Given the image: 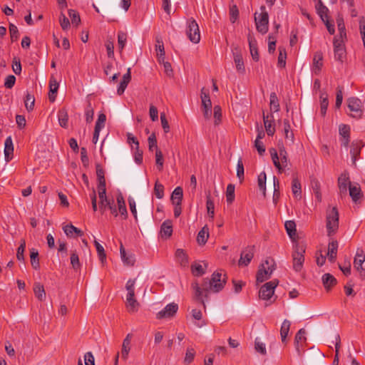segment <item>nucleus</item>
Returning <instances> with one entry per match:
<instances>
[{
    "label": "nucleus",
    "instance_id": "1",
    "mask_svg": "<svg viewBox=\"0 0 365 365\" xmlns=\"http://www.w3.org/2000/svg\"><path fill=\"white\" fill-rule=\"evenodd\" d=\"M225 283V277H222L221 273L215 272L212 274L210 279H204L202 287L197 282H192L191 287L195 292V298L201 302L205 309L204 298H207L210 292H219L222 289Z\"/></svg>",
    "mask_w": 365,
    "mask_h": 365
},
{
    "label": "nucleus",
    "instance_id": "2",
    "mask_svg": "<svg viewBox=\"0 0 365 365\" xmlns=\"http://www.w3.org/2000/svg\"><path fill=\"white\" fill-rule=\"evenodd\" d=\"M269 153L273 164L278 172L279 173L284 172L288 165V155L284 147L282 145L279 148V154L275 148H272L269 149Z\"/></svg>",
    "mask_w": 365,
    "mask_h": 365
},
{
    "label": "nucleus",
    "instance_id": "3",
    "mask_svg": "<svg viewBox=\"0 0 365 365\" xmlns=\"http://www.w3.org/2000/svg\"><path fill=\"white\" fill-rule=\"evenodd\" d=\"M275 269V263L273 259H267L259 267L257 274V281L258 282H263L268 279L273 271Z\"/></svg>",
    "mask_w": 365,
    "mask_h": 365
},
{
    "label": "nucleus",
    "instance_id": "4",
    "mask_svg": "<svg viewBox=\"0 0 365 365\" xmlns=\"http://www.w3.org/2000/svg\"><path fill=\"white\" fill-rule=\"evenodd\" d=\"M326 227L329 236L334 234L339 228V212L334 207L327 212Z\"/></svg>",
    "mask_w": 365,
    "mask_h": 365
},
{
    "label": "nucleus",
    "instance_id": "5",
    "mask_svg": "<svg viewBox=\"0 0 365 365\" xmlns=\"http://www.w3.org/2000/svg\"><path fill=\"white\" fill-rule=\"evenodd\" d=\"M305 246L302 243H297L292 254L293 268L296 272H299L303 267L304 262Z\"/></svg>",
    "mask_w": 365,
    "mask_h": 365
},
{
    "label": "nucleus",
    "instance_id": "6",
    "mask_svg": "<svg viewBox=\"0 0 365 365\" xmlns=\"http://www.w3.org/2000/svg\"><path fill=\"white\" fill-rule=\"evenodd\" d=\"M261 13L257 14L255 13V21L256 24L257 30L264 34L268 31L269 26V15L266 11L265 6H262L260 7Z\"/></svg>",
    "mask_w": 365,
    "mask_h": 365
},
{
    "label": "nucleus",
    "instance_id": "7",
    "mask_svg": "<svg viewBox=\"0 0 365 365\" xmlns=\"http://www.w3.org/2000/svg\"><path fill=\"white\" fill-rule=\"evenodd\" d=\"M346 102L349 115L352 118H360L363 115V105L361 100L356 97H350Z\"/></svg>",
    "mask_w": 365,
    "mask_h": 365
},
{
    "label": "nucleus",
    "instance_id": "8",
    "mask_svg": "<svg viewBox=\"0 0 365 365\" xmlns=\"http://www.w3.org/2000/svg\"><path fill=\"white\" fill-rule=\"evenodd\" d=\"M187 35L190 40L194 43H197L200 40V34L198 24L196 21L193 19H190L187 22Z\"/></svg>",
    "mask_w": 365,
    "mask_h": 365
},
{
    "label": "nucleus",
    "instance_id": "9",
    "mask_svg": "<svg viewBox=\"0 0 365 365\" xmlns=\"http://www.w3.org/2000/svg\"><path fill=\"white\" fill-rule=\"evenodd\" d=\"M279 281L274 279L264 284L259 289V296L264 300L269 299L274 293V289L277 286Z\"/></svg>",
    "mask_w": 365,
    "mask_h": 365
},
{
    "label": "nucleus",
    "instance_id": "10",
    "mask_svg": "<svg viewBox=\"0 0 365 365\" xmlns=\"http://www.w3.org/2000/svg\"><path fill=\"white\" fill-rule=\"evenodd\" d=\"M334 58L341 63L346 58V49L342 39L337 37L334 38Z\"/></svg>",
    "mask_w": 365,
    "mask_h": 365
},
{
    "label": "nucleus",
    "instance_id": "11",
    "mask_svg": "<svg viewBox=\"0 0 365 365\" xmlns=\"http://www.w3.org/2000/svg\"><path fill=\"white\" fill-rule=\"evenodd\" d=\"M255 250V246H248L242 251L238 261L239 266H247L250 264L254 257Z\"/></svg>",
    "mask_w": 365,
    "mask_h": 365
},
{
    "label": "nucleus",
    "instance_id": "12",
    "mask_svg": "<svg viewBox=\"0 0 365 365\" xmlns=\"http://www.w3.org/2000/svg\"><path fill=\"white\" fill-rule=\"evenodd\" d=\"M178 306L175 303H170L165 307L157 313L156 318L162 319L165 318H170L173 317L178 312Z\"/></svg>",
    "mask_w": 365,
    "mask_h": 365
},
{
    "label": "nucleus",
    "instance_id": "13",
    "mask_svg": "<svg viewBox=\"0 0 365 365\" xmlns=\"http://www.w3.org/2000/svg\"><path fill=\"white\" fill-rule=\"evenodd\" d=\"M351 185L349 180V174L347 171L342 173L338 178V187L341 195H346L347 187Z\"/></svg>",
    "mask_w": 365,
    "mask_h": 365
},
{
    "label": "nucleus",
    "instance_id": "14",
    "mask_svg": "<svg viewBox=\"0 0 365 365\" xmlns=\"http://www.w3.org/2000/svg\"><path fill=\"white\" fill-rule=\"evenodd\" d=\"M341 136V145L347 148L350 141V127L346 124H341L339 128Z\"/></svg>",
    "mask_w": 365,
    "mask_h": 365
},
{
    "label": "nucleus",
    "instance_id": "15",
    "mask_svg": "<svg viewBox=\"0 0 365 365\" xmlns=\"http://www.w3.org/2000/svg\"><path fill=\"white\" fill-rule=\"evenodd\" d=\"M364 147V144L361 141H354L351 145L350 154L351 156V160L354 165H356V160L359 159L361 148Z\"/></svg>",
    "mask_w": 365,
    "mask_h": 365
},
{
    "label": "nucleus",
    "instance_id": "16",
    "mask_svg": "<svg viewBox=\"0 0 365 365\" xmlns=\"http://www.w3.org/2000/svg\"><path fill=\"white\" fill-rule=\"evenodd\" d=\"M264 125L266 130V132L268 135L272 136L275 133L274 123V117L271 114L270 115H263Z\"/></svg>",
    "mask_w": 365,
    "mask_h": 365
},
{
    "label": "nucleus",
    "instance_id": "17",
    "mask_svg": "<svg viewBox=\"0 0 365 365\" xmlns=\"http://www.w3.org/2000/svg\"><path fill=\"white\" fill-rule=\"evenodd\" d=\"M160 234L161 237L168 239L173 234V222L167 220L163 222L160 227Z\"/></svg>",
    "mask_w": 365,
    "mask_h": 365
},
{
    "label": "nucleus",
    "instance_id": "18",
    "mask_svg": "<svg viewBox=\"0 0 365 365\" xmlns=\"http://www.w3.org/2000/svg\"><path fill=\"white\" fill-rule=\"evenodd\" d=\"M120 252L121 259L125 265L130 266V267L134 265L135 262V255L133 254H127L125 252V250L123 245H120Z\"/></svg>",
    "mask_w": 365,
    "mask_h": 365
},
{
    "label": "nucleus",
    "instance_id": "19",
    "mask_svg": "<svg viewBox=\"0 0 365 365\" xmlns=\"http://www.w3.org/2000/svg\"><path fill=\"white\" fill-rule=\"evenodd\" d=\"M131 80V72H130V68H128L127 73H125L123 76V79L120 82L119 86L117 89V93L120 96L122 95L125 88H127L129 82Z\"/></svg>",
    "mask_w": 365,
    "mask_h": 365
},
{
    "label": "nucleus",
    "instance_id": "20",
    "mask_svg": "<svg viewBox=\"0 0 365 365\" xmlns=\"http://www.w3.org/2000/svg\"><path fill=\"white\" fill-rule=\"evenodd\" d=\"M323 66V55L320 51H317L314 54L312 71L314 73H318Z\"/></svg>",
    "mask_w": 365,
    "mask_h": 365
},
{
    "label": "nucleus",
    "instance_id": "21",
    "mask_svg": "<svg viewBox=\"0 0 365 365\" xmlns=\"http://www.w3.org/2000/svg\"><path fill=\"white\" fill-rule=\"evenodd\" d=\"M14 152V145L11 136H9L5 140L4 143V156L6 162L11 160Z\"/></svg>",
    "mask_w": 365,
    "mask_h": 365
},
{
    "label": "nucleus",
    "instance_id": "22",
    "mask_svg": "<svg viewBox=\"0 0 365 365\" xmlns=\"http://www.w3.org/2000/svg\"><path fill=\"white\" fill-rule=\"evenodd\" d=\"M338 242L336 240L330 242L328 245L327 257L330 262L335 261L337 255Z\"/></svg>",
    "mask_w": 365,
    "mask_h": 365
},
{
    "label": "nucleus",
    "instance_id": "23",
    "mask_svg": "<svg viewBox=\"0 0 365 365\" xmlns=\"http://www.w3.org/2000/svg\"><path fill=\"white\" fill-rule=\"evenodd\" d=\"M233 59L235 63L236 69L240 73H245V68L242 56L237 51H233Z\"/></svg>",
    "mask_w": 365,
    "mask_h": 365
},
{
    "label": "nucleus",
    "instance_id": "24",
    "mask_svg": "<svg viewBox=\"0 0 365 365\" xmlns=\"http://www.w3.org/2000/svg\"><path fill=\"white\" fill-rule=\"evenodd\" d=\"M116 201L118 205V209L120 214L124 219H126L128 217V212L125 206V200L121 193L118 194L116 196Z\"/></svg>",
    "mask_w": 365,
    "mask_h": 365
},
{
    "label": "nucleus",
    "instance_id": "25",
    "mask_svg": "<svg viewBox=\"0 0 365 365\" xmlns=\"http://www.w3.org/2000/svg\"><path fill=\"white\" fill-rule=\"evenodd\" d=\"M349 195L354 202H357L358 200L362 197L361 187L359 184L353 185L349 186Z\"/></svg>",
    "mask_w": 365,
    "mask_h": 365
},
{
    "label": "nucleus",
    "instance_id": "26",
    "mask_svg": "<svg viewBox=\"0 0 365 365\" xmlns=\"http://www.w3.org/2000/svg\"><path fill=\"white\" fill-rule=\"evenodd\" d=\"M175 258L180 266L186 267L188 265V257L182 249H178L175 252Z\"/></svg>",
    "mask_w": 365,
    "mask_h": 365
},
{
    "label": "nucleus",
    "instance_id": "27",
    "mask_svg": "<svg viewBox=\"0 0 365 365\" xmlns=\"http://www.w3.org/2000/svg\"><path fill=\"white\" fill-rule=\"evenodd\" d=\"M126 307L128 309V311L130 313H135L138 312L140 304L138 302L136 299L134 297H126Z\"/></svg>",
    "mask_w": 365,
    "mask_h": 365
},
{
    "label": "nucleus",
    "instance_id": "28",
    "mask_svg": "<svg viewBox=\"0 0 365 365\" xmlns=\"http://www.w3.org/2000/svg\"><path fill=\"white\" fill-rule=\"evenodd\" d=\"M49 88L48 98L51 102H53L56 100V94L58 89V83L54 78L50 79Z\"/></svg>",
    "mask_w": 365,
    "mask_h": 365
},
{
    "label": "nucleus",
    "instance_id": "29",
    "mask_svg": "<svg viewBox=\"0 0 365 365\" xmlns=\"http://www.w3.org/2000/svg\"><path fill=\"white\" fill-rule=\"evenodd\" d=\"M290 124L288 120H284V134L287 141L290 144H293L294 141V136L293 132L290 130Z\"/></svg>",
    "mask_w": 365,
    "mask_h": 365
},
{
    "label": "nucleus",
    "instance_id": "30",
    "mask_svg": "<svg viewBox=\"0 0 365 365\" xmlns=\"http://www.w3.org/2000/svg\"><path fill=\"white\" fill-rule=\"evenodd\" d=\"M99 197V210L101 211V214H103L107 209V207L109 206L113 200H109L107 197L106 193L105 194H100L98 195Z\"/></svg>",
    "mask_w": 365,
    "mask_h": 365
},
{
    "label": "nucleus",
    "instance_id": "31",
    "mask_svg": "<svg viewBox=\"0 0 365 365\" xmlns=\"http://www.w3.org/2000/svg\"><path fill=\"white\" fill-rule=\"evenodd\" d=\"M209 237V229L207 225L204 226L198 232L197 242L200 245H204Z\"/></svg>",
    "mask_w": 365,
    "mask_h": 365
},
{
    "label": "nucleus",
    "instance_id": "32",
    "mask_svg": "<svg viewBox=\"0 0 365 365\" xmlns=\"http://www.w3.org/2000/svg\"><path fill=\"white\" fill-rule=\"evenodd\" d=\"M183 197V191L181 187H177L171 195V200L173 204H182Z\"/></svg>",
    "mask_w": 365,
    "mask_h": 365
},
{
    "label": "nucleus",
    "instance_id": "33",
    "mask_svg": "<svg viewBox=\"0 0 365 365\" xmlns=\"http://www.w3.org/2000/svg\"><path fill=\"white\" fill-rule=\"evenodd\" d=\"M155 51L158 61L160 63L165 60V50L163 42L160 39H156Z\"/></svg>",
    "mask_w": 365,
    "mask_h": 365
},
{
    "label": "nucleus",
    "instance_id": "34",
    "mask_svg": "<svg viewBox=\"0 0 365 365\" xmlns=\"http://www.w3.org/2000/svg\"><path fill=\"white\" fill-rule=\"evenodd\" d=\"M58 118L59 125L62 128H67L68 123V115L66 109H61L58 112Z\"/></svg>",
    "mask_w": 365,
    "mask_h": 365
},
{
    "label": "nucleus",
    "instance_id": "35",
    "mask_svg": "<svg viewBox=\"0 0 365 365\" xmlns=\"http://www.w3.org/2000/svg\"><path fill=\"white\" fill-rule=\"evenodd\" d=\"M34 292L35 296L41 301H43L46 299V292L44 290V287L42 284L37 282L34 284Z\"/></svg>",
    "mask_w": 365,
    "mask_h": 365
},
{
    "label": "nucleus",
    "instance_id": "36",
    "mask_svg": "<svg viewBox=\"0 0 365 365\" xmlns=\"http://www.w3.org/2000/svg\"><path fill=\"white\" fill-rule=\"evenodd\" d=\"M291 323L289 320L284 319L280 329V336L282 342L286 341L287 336L288 335L289 329H290Z\"/></svg>",
    "mask_w": 365,
    "mask_h": 365
},
{
    "label": "nucleus",
    "instance_id": "37",
    "mask_svg": "<svg viewBox=\"0 0 365 365\" xmlns=\"http://www.w3.org/2000/svg\"><path fill=\"white\" fill-rule=\"evenodd\" d=\"M328 106V96L327 93H322L320 95V113L322 116H324L326 115Z\"/></svg>",
    "mask_w": 365,
    "mask_h": 365
},
{
    "label": "nucleus",
    "instance_id": "38",
    "mask_svg": "<svg viewBox=\"0 0 365 365\" xmlns=\"http://www.w3.org/2000/svg\"><path fill=\"white\" fill-rule=\"evenodd\" d=\"M284 227L288 235L293 239L297 235L296 224L292 220L286 221Z\"/></svg>",
    "mask_w": 365,
    "mask_h": 365
},
{
    "label": "nucleus",
    "instance_id": "39",
    "mask_svg": "<svg viewBox=\"0 0 365 365\" xmlns=\"http://www.w3.org/2000/svg\"><path fill=\"white\" fill-rule=\"evenodd\" d=\"M249 46L251 56L254 61H257L259 60V53L257 48V43L252 37H248Z\"/></svg>",
    "mask_w": 365,
    "mask_h": 365
},
{
    "label": "nucleus",
    "instance_id": "40",
    "mask_svg": "<svg viewBox=\"0 0 365 365\" xmlns=\"http://www.w3.org/2000/svg\"><path fill=\"white\" fill-rule=\"evenodd\" d=\"M322 282L324 287L327 289L336 284V279L330 274H324L322 276Z\"/></svg>",
    "mask_w": 365,
    "mask_h": 365
},
{
    "label": "nucleus",
    "instance_id": "41",
    "mask_svg": "<svg viewBox=\"0 0 365 365\" xmlns=\"http://www.w3.org/2000/svg\"><path fill=\"white\" fill-rule=\"evenodd\" d=\"M365 261V255L362 250L357 251L356 255L354 260V266L357 270L362 269V264Z\"/></svg>",
    "mask_w": 365,
    "mask_h": 365
},
{
    "label": "nucleus",
    "instance_id": "42",
    "mask_svg": "<svg viewBox=\"0 0 365 365\" xmlns=\"http://www.w3.org/2000/svg\"><path fill=\"white\" fill-rule=\"evenodd\" d=\"M266 180L267 175L264 172H262L257 178V185L259 190L262 191L264 197L266 195Z\"/></svg>",
    "mask_w": 365,
    "mask_h": 365
},
{
    "label": "nucleus",
    "instance_id": "43",
    "mask_svg": "<svg viewBox=\"0 0 365 365\" xmlns=\"http://www.w3.org/2000/svg\"><path fill=\"white\" fill-rule=\"evenodd\" d=\"M30 258L32 267L36 270L39 269L40 264L38 259V252L36 250L32 249L31 250Z\"/></svg>",
    "mask_w": 365,
    "mask_h": 365
},
{
    "label": "nucleus",
    "instance_id": "44",
    "mask_svg": "<svg viewBox=\"0 0 365 365\" xmlns=\"http://www.w3.org/2000/svg\"><path fill=\"white\" fill-rule=\"evenodd\" d=\"M306 331L304 329H301L295 336L294 343L297 351L299 353V344L306 341L305 337Z\"/></svg>",
    "mask_w": 365,
    "mask_h": 365
},
{
    "label": "nucleus",
    "instance_id": "45",
    "mask_svg": "<svg viewBox=\"0 0 365 365\" xmlns=\"http://www.w3.org/2000/svg\"><path fill=\"white\" fill-rule=\"evenodd\" d=\"M94 245L96 248L99 259L101 260V263L104 264L106 262V255L105 253L104 248L97 240L94 241Z\"/></svg>",
    "mask_w": 365,
    "mask_h": 365
},
{
    "label": "nucleus",
    "instance_id": "46",
    "mask_svg": "<svg viewBox=\"0 0 365 365\" xmlns=\"http://www.w3.org/2000/svg\"><path fill=\"white\" fill-rule=\"evenodd\" d=\"M301 183L300 181L298 180V178H294L292 180V191L293 195L297 197L301 195Z\"/></svg>",
    "mask_w": 365,
    "mask_h": 365
},
{
    "label": "nucleus",
    "instance_id": "47",
    "mask_svg": "<svg viewBox=\"0 0 365 365\" xmlns=\"http://www.w3.org/2000/svg\"><path fill=\"white\" fill-rule=\"evenodd\" d=\"M270 110L272 112H277L279 110V104L275 93L270 94Z\"/></svg>",
    "mask_w": 365,
    "mask_h": 365
},
{
    "label": "nucleus",
    "instance_id": "48",
    "mask_svg": "<svg viewBox=\"0 0 365 365\" xmlns=\"http://www.w3.org/2000/svg\"><path fill=\"white\" fill-rule=\"evenodd\" d=\"M191 271L193 275L200 277L205 273V268L201 264L194 263L191 265Z\"/></svg>",
    "mask_w": 365,
    "mask_h": 365
},
{
    "label": "nucleus",
    "instance_id": "49",
    "mask_svg": "<svg viewBox=\"0 0 365 365\" xmlns=\"http://www.w3.org/2000/svg\"><path fill=\"white\" fill-rule=\"evenodd\" d=\"M278 66L284 68L286 65L287 52L284 48H279Z\"/></svg>",
    "mask_w": 365,
    "mask_h": 365
},
{
    "label": "nucleus",
    "instance_id": "50",
    "mask_svg": "<svg viewBox=\"0 0 365 365\" xmlns=\"http://www.w3.org/2000/svg\"><path fill=\"white\" fill-rule=\"evenodd\" d=\"M226 200L228 203H232L235 200V185L232 184L227 186Z\"/></svg>",
    "mask_w": 365,
    "mask_h": 365
},
{
    "label": "nucleus",
    "instance_id": "51",
    "mask_svg": "<svg viewBox=\"0 0 365 365\" xmlns=\"http://www.w3.org/2000/svg\"><path fill=\"white\" fill-rule=\"evenodd\" d=\"M71 264L72 265V267L77 270L80 269L81 264L79 262V257L76 250L71 251Z\"/></svg>",
    "mask_w": 365,
    "mask_h": 365
},
{
    "label": "nucleus",
    "instance_id": "52",
    "mask_svg": "<svg viewBox=\"0 0 365 365\" xmlns=\"http://www.w3.org/2000/svg\"><path fill=\"white\" fill-rule=\"evenodd\" d=\"M206 207L208 215L213 218L215 215V204L210 195L207 196Z\"/></svg>",
    "mask_w": 365,
    "mask_h": 365
},
{
    "label": "nucleus",
    "instance_id": "53",
    "mask_svg": "<svg viewBox=\"0 0 365 365\" xmlns=\"http://www.w3.org/2000/svg\"><path fill=\"white\" fill-rule=\"evenodd\" d=\"M336 343H335V356L332 363V365H339V352L341 344V339L339 334H336L335 336Z\"/></svg>",
    "mask_w": 365,
    "mask_h": 365
},
{
    "label": "nucleus",
    "instance_id": "54",
    "mask_svg": "<svg viewBox=\"0 0 365 365\" xmlns=\"http://www.w3.org/2000/svg\"><path fill=\"white\" fill-rule=\"evenodd\" d=\"M25 106L28 110H32L34 107L35 98L34 96L29 93H27L25 100Z\"/></svg>",
    "mask_w": 365,
    "mask_h": 365
},
{
    "label": "nucleus",
    "instance_id": "55",
    "mask_svg": "<svg viewBox=\"0 0 365 365\" xmlns=\"http://www.w3.org/2000/svg\"><path fill=\"white\" fill-rule=\"evenodd\" d=\"M68 15L71 19L72 24L76 26H78L81 23V18L78 13L73 9H69Z\"/></svg>",
    "mask_w": 365,
    "mask_h": 365
},
{
    "label": "nucleus",
    "instance_id": "56",
    "mask_svg": "<svg viewBox=\"0 0 365 365\" xmlns=\"http://www.w3.org/2000/svg\"><path fill=\"white\" fill-rule=\"evenodd\" d=\"M135 279H129L126 284H125V289L127 290V295L126 297H134L135 296Z\"/></svg>",
    "mask_w": 365,
    "mask_h": 365
},
{
    "label": "nucleus",
    "instance_id": "57",
    "mask_svg": "<svg viewBox=\"0 0 365 365\" xmlns=\"http://www.w3.org/2000/svg\"><path fill=\"white\" fill-rule=\"evenodd\" d=\"M195 351L192 347H188L186 350L184 362L185 364H190L195 358Z\"/></svg>",
    "mask_w": 365,
    "mask_h": 365
},
{
    "label": "nucleus",
    "instance_id": "58",
    "mask_svg": "<svg viewBox=\"0 0 365 365\" xmlns=\"http://www.w3.org/2000/svg\"><path fill=\"white\" fill-rule=\"evenodd\" d=\"M255 349L257 352L262 355H265L267 354L265 344L262 342L258 338L255 339Z\"/></svg>",
    "mask_w": 365,
    "mask_h": 365
},
{
    "label": "nucleus",
    "instance_id": "59",
    "mask_svg": "<svg viewBox=\"0 0 365 365\" xmlns=\"http://www.w3.org/2000/svg\"><path fill=\"white\" fill-rule=\"evenodd\" d=\"M127 41V34L120 31L118 33V43L120 50L123 49Z\"/></svg>",
    "mask_w": 365,
    "mask_h": 365
},
{
    "label": "nucleus",
    "instance_id": "60",
    "mask_svg": "<svg viewBox=\"0 0 365 365\" xmlns=\"http://www.w3.org/2000/svg\"><path fill=\"white\" fill-rule=\"evenodd\" d=\"M26 248V241L24 240H21L19 247L17 249L16 258L19 261L24 260V251Z\"/></svg>",
    "mask_w": 365,
    "mask_h": 365
},
{
    "label": "nucleus",
    "instance_id": "61",
    "mask_svg": "<svg viewBox=\"0 0 365 365\" xmlns=\"http://www.w3.org/2000/svg\"><path fill=\"white\" fill-rule=\"evenodd\" d=\"M245 169L242 159H239L237 165V176L240 182L244 180Z\"/></svg>",
    "mask_w": 365,
    "mask_h": 365
},
{
    "label": "nucleus",
    "instance_id": "62",
    "mask_svg": "<svg viewBox=\"0 0 365 365\" xmlns=\"http://www.w3.org/2000/svg\"><path fill=\"white\" fill-rule=\"evenodd\" d=\"M154 192L157 198L162 199L164 196L163 185L158 182H156L154 187Z\"/></svg>",
    "mask_w": 365,
    "mask_h": 365
},
{
    "label": "nucleus",
    "instance_id": "63",
    "mask_svg": "<svg viewBox=\"0 0 365 365\" xmlns=\"http://www.w3.org/2000/svg\"><path fill=\"white\" fill-rule=\"evenodd\" d=\"M155 163L159 170H162L163 167V156L162 152L156 149L155 151Z\"/></svg>",
    "mask_w": 365,
    "mask_h": 365
},
{
    "label": "nucleus",
    "instance_id": "64",
    "mask_svg": "<svg viewBox=\"0 0 365 365\" xmlns=\"http://www.w3.org/2000/svg\"><path fill=\"white\" fill-rule=\"evenodd\" d=\"M94 110L91 105H89L85 110L86 121L87 123H91L93 120Z\"/></svg>",
    "mask_w": 365,
    "mask_h": 365
}]
</instances>
